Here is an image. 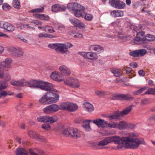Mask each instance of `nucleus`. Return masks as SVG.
I'll list each match as a JSON object with an SVG mask.
<instances>
[{"mask_svg":"<svg viewBox=\"0 0 155 155\" xmlns=\"http://www.w3.org/2000/svg\"><path fill=\"white\" fill-rule=\"evenodd\" d=\"M127 136L121 137H118L116 141L118 144L117 148L120 149L124 147L126 148L135 149L138 148L139 145L141 144H144V140L142 138L136 137L138 135L133 133H128Z\"/></svg>","mask_w":155,"mask_h":155,"instance_id":"nucleus-1","label":"nucleus"},{"mask_svg":"<svg viewBox=\"0 0 155 155\" xmlns=\"http://www.w3.org/2000/svg\"><path fill=\"white\" fill-rule=\"evenodd\" d=\"M28 85L30 87L41 89L46 91L51 90L55 91L53 88V85L50 83L42 81L31 80L28 82Z\"/></svg>","mask_w":155,"mask_h":155,"instance_id":"nucleus-2","label":"nucleus"},{"mask_svg":"<svg viewBox=\"0 0 155 155\" xmlns=\"http://www.w3.org/2000/svg\"><path fill=\"white\" fill-rule=\"evenodd\" d=\"M62 133L64 135L73 138L78 139L81 136V132L76 128L68 127L66 129L64 130Z\"/></svg>","mask_w":155,"mask_h":155,"instance_id":"nucleus-3","label":"nucleus"},{"mask_svg":"<svg viewBox=\"0 0 155 155\" xmlns=\"http://www.w3.org/2000/svg\"><path fill=\"white\" fill-rule=\"evenodd\" d=\"M118 137L117 136H114L111 137H107L104 140L100 141L98 143H96V144L97 145V148L102 149V146L106 145L112 142H114V143H117L116 140Z\"/></svg>","mask_w":155,"mask_h":155,"instance_id":"nucleus-4","label":"nucleus"},{"mask_svg":"<svg viewBox=\"0 0 155 155\" xmlns=\"http://www.w3.org/2000/svg\"><path fill=\"white\" fill-rule=\"evenodd\" d=\"M53 88L55 91L48 90L49 91L46 92L48 104L56 103L59 100V95L55 93L57 91L54 89L53 87Z\"/></svg>","mask_w":155,"mask_h":155,"instance_id":"nucleus-5","label":"nucleus"},{"mask_svg":"<svg viewBox=\"0 0 155 155\" xmlns=\"http://www.w3.org/2000/svg\"><path fill=\"white\" fill-rule=\"evenodd\" d=\"M60 107L61 110H67L71 112L75 111L78 107L76 104L69 102L61 104Z\"/></svg>","mask_w":155,"mask_h":155,"instance_id":"nucleus-6","label":"nucleus"},{"mask_svg":"<svg viewBox=\"0 0 155 155\" xmlns=\"http://www.w3.org/2000/svg\"><path fill=\"white\" fill-rule=\"evenodd\" d=\"M37 119L39 122L48 123L49 124L53 123L58 120L57 118L55 116L48 117L46 116L38 117Z\"/></svg>","mask_w":155,"mask_h":155,"instance_id":"nucleus-7","label":"nucleus"},{"mask_svg":"<svg viewBox=\"0 0 155 155\" xmlns=\"http://www.w3.org/2000/svg\"><path fill=\"white\" fill-rule=\"evenodd\" d=\"M27 134L30 137L35 139L38 141L43 142L46 141V139L45 137L39 135L34 131L29 130L28 131Z\"/></svg>","mask_w":155,"mask_h":155,"instance_id":"nucleus-8","label":"nucleus"},{"mask_svg":"<svg viewBox=\"0 0 155 155\" xmlns=\"http://www.w3.org/2000/svg\"><path fill=\"white\" fill-rule=\"evenodd\" d=\"M60 104L59 106L56 104H52L45 107L43 109V112L46 114H49L57 111L60 108Z\"/></svg>","mask_w":155,"mask_h":155,"instance_id":"nucleus-9","label":"nucleus"},{"mask_svg":"<svg viewBox=\"0 0 155 155\" xmlns=\"http://www.w3.org/2000/svg\"><path fill=\"white\" fill-rule=\"evenodd\" d=\"M78 54L85 58L94 61L98 58V56L96 52L93 51L86 52H79Z\"/></svg>","mask_w":155,"mask_h":155,"instance_id":"nucleus-10","label":"nucleus"},{"mask_svg":"<svg viewBox=\"0 0 155 155\" xmlns=\"http://www.w3.org/2000/svg\"><path fill=\"white\" fill-rule=\"evenodd\" d=\"M8 51L11 54L16 57H19L23 56L24 54L22 49L19 48H15L11 47L8 48Z\"/></svg>","mask_w":155,"mask_h":155,"instance_id":"nucleus-11","label":"nucleus"},{"mask_svg":"<svg viewBox=\"0 0 155 155\" xmlns=\"http://www.w3.org/2000/svg\"><path fill=\"white\" fill-rule=\"evenodd\" d=\"M109 2L111 6L116 8L121 9L125 7V3L119 0H109Z\"/></svg>","mask_w":155,"mask_h":155,"instance_id":"nucleus-12","label":"nucleus"},{"mask_svg":"<svg viewBox=\"0 0 155 155\" xmlns=\"http://www.w3.org/2000/svg\"><path fill=\"white\" fill-rule=\"evenodd\" d=\"M64 44L61 43H56L49 44L48 47L53 49H54L57 52L64 53L66 51Z\"/></svg>","mask_w":155,"mask_h":155,"instance_id":"nucleus-13","label":"nucleus"},{"mask_svg":"<svg viewBox=\"0 0 155 155\" xmlns=\"http://www.w3.org/2000/svg\"><path fill=\"white\" fill-rule=\"evenodd\" d=\"M111 98L113 99H119L122 100H127L132 99L133 97L128 94H113V97Z\"/></svg>","mask_w":155,"mask_h":155,"instance_id":"nucleus-14","label":"nucleus"},{"mask_svg":"<svg viewBox=\"0 0 155 155\" xmlns=\"http://www.w3.org/2000/svg\"><path fill=\"white\" fill-rule=\"evenodd\" d=\"M64 83L73 88H78L80 86V84L77 79L68 78L64 81Z\"/></svg>","mask_w":155,"mask_h":155,"instance_id":"nucleus-15","label":"nucleus"},{"mask_svg":"<svg viewBox=\"0 0 155 155\" xmlns=\"http://www.w3.org/2000/svg\"><path fill=\"white\" fill-rule=\"evenodd\" d=\"M12 61L10 58H7L5 60L0 62V68H3L5 70H8L11 66Z\"/></svg>","mask_w":155,"mask_h":155,"instance_id":"nucleus-16","label":"nucleus"},{"mask_svg":"<svg viewBox=\"0 0 155 155\" xmlns=\"http://www.w3.org/2000/svg\"><path fill=\"white\" fill-rule=\"evenodd\" d=\"M68 8L70 10H73L75 11L81 10L84 11L85 8L79 4L77 3H68L67 6Z\"/></svg>","mask_w":155,"mask_h":155,"instance_id":"nucleus-17","label":"nucleus"},{"mask_svg":"<svg viewBox=\"0 0 155 155\" xmlns=\"http://www.w3.org/2000/svg\"><path fill=\"white\" fill-rule=\"evenodd\" d=\"M0 28L11 32L14 31L15 28V27L11 24L3 22L0 23Z\"/></svg>","mask_w":155,"mask_h":155,"instance_id":"nucleus-18","label":"nucleus"},{"mask_svg":"<svg viewBox=\"0 0 155 155\" xmlns=\"http://www.w3.org/2000/svg\"><path fill=\"white\" fill-rule=\"evenodd\" d=\"M89 49L90 51L96 52L97 54L100 53L104 51V48L101 46L97 45H90L89 47Z\"/></svg>","mask_w":155,"mask_h":155,"instance_id":"nucleus-19","label":"nucleus"},{"mask_svg":"<svg viewBox=\"0 0 155 155\" xmlns=\"http://www.w3.org/2000/svg\"><path fill=\"white\" fill-rule=\"evenodd\" d=\"M50 77L52 79L59 82L63 80L62 75L59 74L57 72L54 71L51 73Z\"/></svg>","mask_w":155,"mask_h":155,"instance_id":"nucleus-20","label":"nucleus"},{"mask_svg":"<svg viewBox=\"0 0 155 155\" xmlns=\"http://www.w3.org/2000/svg\"><path fill=\"white\" fill-rule=\"evenodd\" d=\"M93 122L99 127H104L107 124V121L101 119L94 120Z\"/></svg>","mask_w":155,"mask_h":155,"instance_id":"nucleus-21","label":"nucleus"},{"mask_svg":"<svg viewBox=\"0 0 155 155\" xmlns=\"http://www.w3.org/2000/svg\"><path fill=\"white\" fill-rule=\"evenodd\" d=\"M59 70L61 73L64 75L67 76H69L71 74L70 69L66 66L62 65L59 67Z\"/></svg>","mask_w":155,"mask_h":155,"instance_id":"nucleus-22","label":"nucleus"},{"mask_svg":"<svg viewBox=\"0 0 155 155\" xmlns=\"http://www.w3.org/2000/svg\"><path fill=\"white\" fill-rule=\"evenodd\" d=\"M144 34L145 33L143 31H141L139 32L134 38L133 40L134 41H140L145 40Z\"/></svg>","mask_w":155,"mask_h":155,"instance_id":"nucleus-23","label":"nucleus"},{"mask_svg":"<svg viewBox=\"0 0 155 155\" xmlns=\"http://www.w3.org/2000/svg\"><path fill=\"white\" fill-rule=\"evenodd\" d=\"M110 71L116 77H119L122 74V71L120 69L116 68H112L110 69Z\"/></svg>","mask_w":155,"mask_h":155,"instance_id":"nucleus-24","label":"nucleus"},{"mask_svg":"<svg viewBox=\"0 0 155 155\" xmlns=\"http://www.w3.org/2000/svg\"><path fill=\"white\" fill-rule=\"evenodd\" d=\"M123 12L120 10H114L111 12V15L114 17H121L124 15Z\"/></svg>","mask_w":155,"mask_h":155,"instance_id":"nucleus-25","label":"nucleus"},{"mask_svg":"<svg viewBox=\"0 0 155 155\" xmlns=\"http://www.w3.org/2000/svg\"><path fill=\"white\" fill-rule=\"evenodd\" d=\"M83 106L85 110L89 112H92L94 110L93 106L89 103L85 102L83 104Z\"/></svg>","mask_w":155,"mask_h":155,"instance_id":"nucleus-26","label":"nucleus"},{"mask_svg":"<svg viewBox=\"0 0 155 155\" xmlns=\"http://www.w3.org/2000/svg\"><path fill=\"white\" fill-rule=\"evenodd\" d=\"M127 122L125 121H121L117 123V129L119 130H123L127 129Z\"/></svg>","mask_w":155,"mask_h":155,"instance_id":"nucleus-27","label":"nucleus"},{"mask_svg":"<svg viewBox=\"0 0 155 155\" xmlns=\"http://www.w3.org/2000/svg\"><path fill=\"white\" fill-rule=\"evenodd\" d=\"M46 93H45L43 96L39 99V102L40 104H48Z\"/></svg>","mask_w":155,"mask_h":155,"instance_id":"nucleus-28","label":"nucleus"},{"mask_svg":"<svg viewBox=\"0 0 155 155\" xmlns=\"http://www.w3.org/2000/svg\"><path fill=\"white\" fill-rule=\"evenodd\" d=\"M38 37L39 38H53L55 37L53 35L45 33H41L38 34Z\"/></svg>","mask_w":155,"mask_h":155,"instance_id":"nucleus-29","label":"nucleus"},{"mask_svg":"<svg viewBox=\"0 0 155 155\" xmlns=\"http://www.w3.org/2000/svg\"><path fill=\"white\" fill-rule=\"evenodd\" d=\"M28 152L23 148L17 149L16 154V155H28Z\"/></svg>","mask_w":155,"mask_h":155,"instance_id":"nucleus-30","label":"nucleus"},{"mask_svg":"<svg viewBox=\"0 0 155 155\" xmlns=\"http://www.w3.org/2000/svg\"><path fill=\"white\" fill-rule=\"evenodd\" d=\"M133 105H130L127 107L125 109L123 110L122 112H120L121 116L126 115L128 114L132 109L133 107Z\"/></svg>","mask_w":155,"mask_h":155,"instance_id":"nucleus-31","label":"nucleus"},{"mask_svg":"<svg viewBox=\"0 0 155 155\" xmlns=\"http://www.w3.org/2000/svg\"><path fill=\"white\" fill-rule=\"evenodd\" d=\"M34 16L35 17L38 18L40 19L46 21L48 20L49 19V17L47 15H41V14H34Z\"/></svg>","mask_w":155,"mask_h":155,"instance_id":"nucleus-32","label":"nucleus"},{"mask_svg":"<svg viewBox=\"0 0 155 155\" xmlns=\"http://www.w3.org/2000/svg\"><path fill=\"white\" fill-rule=\"evenodd\" d=\"M28 82L24 79L18 81V86L24 87L28 85Z\"/></svg>","mask_w":155,"mask_h":155,"instance_id":"nucleus-33","label":"nucleus"},{"mask_svg":"<svg viewBox=\"0 0 155 155\" xmlns=\"http://www.w3.org/2000/svg\"><path fill=\"white\" fill-rule=\"evenodd\" d=\"M13 94V92L10 91L7 92L5 91H0V98L5 97L7 95H12Z\"/></svg>","mask_w":155,"mask_h":155,"instance_id":"nucleus-34","label":"nucleus"},{"mask_svg":"<svg viewBox=\"0 0 155 155\" xmlns=\"http://www.w3.org/2000/svg\"><path fill=\"white\" fill-rule=\"evenodd\" d=\"M74 122L76 123L80 124L84 122H92L91 120H84L83 118L82 117H78L75 119Z\"/></svg>","mask_w":155,"mask_h":155,"instance_id":"nucleus-35","label":"nucleus"},{"mask_svg":"<svg viewBox=\"0 0 155 155\" xmlns=\"http://www.w3.org/2000/svg\"><path fill=\"white\" fill-rule=\"evenodd\" d=\"M95 94L99 97L104 96L106 94V92L104 91L101 90H96L95 91Z\"/></svg>","mask_w":155,"mask_h":155,"instance_id":"nucleus-36","label":"nucleus"},{"mask_svg":"<svg viewBox=\"0 0 155 155\" xmlns=\"http://www.w3.org/2000/svg\"><path fill=\"white\" fill-rule=\"evenodd\" d=\"M89 122H84L82 125V126L84 128L86 131H90L91 130V128Z\"/></svg>","mask_w":155,"mask_h":155,"instance_id":"nucleus-37","label":"nucleus"},{"mask_svg":"<svg viewBox=\"0 0 155 155\" xmlns=\"http://www.w3.org/2000/svg\"><path fill=\"white\" fill-rule=\"evenodd\" d=\"M13 7L17 9H20L21 7L19 0H13Z\"/></svg>","mask_w":155,"mask_h":155,"instance_id":"nucleus-38","label":"nucleus"},{"mask_svg":"<svg viewBox=\"0 0 155 155\" xmlns=\"http://www.w3.org/2000/svg\"><path fill=\"white\" fill-rule=\"evenodd\" d=\"M120 116H121V115L120 114V112H119L117 114H115L109 116V118L110 120L115 119H119L120 118Z\"/></svg>","mask_w":155,"mask_h":155,"instance_id":"nucleus-39","label":"nucleus"},{"mask_svg":"<svg viewBox=\"0 0 155 155\" xmlns=\"http://www.w3.org/2000/svg\"><path fill=\"white\" fill-rule=\"evenodd\" d=\"M44 31L46 32H48L50 33L54 32V30L53 28L51 26H47L44 27Z\"/></svg>","mask_w":155,"mask_h":155,"instance_id":"nucleus-40","label":"nucleus"},{"mask_svg":"<svg viewBox=\"0 0 155 155\" xmlns=\"http://www.w3.org/2000/svg\"><path fill=\"white\" fill-rule=\"evenodd\" d=\"M145 40L149 41H153L155 40V36L148 34L145 37Z\"/></svg>","mask_w":155,"mask_h":155,"instance_id":"nucleus-41","label":"nucleus"},{"mask_svg":"<svg viewBox=\"0 0 155 155\" xmlns=\"http://www.w3.org/2000/svg\"><path fill=\"white\" fill-rule=\"evenodd\" d=\"M8 86V84L6 82L0 81V91L5 89Z\"/></svg>","mask_w":155,"mask_h":155,"instance_id":"nucleus-42","label":"nucleus"},{"mask_svg":"<svg viewBox=\"0 0 155 155\" xmlns=\"http://www.w3.org/2000/svg\"><path fill=\"white\" fill-rule=\"evenodd\" d=\"M69 20L71 23L75 26H76L77 24L78 23L79 21V20L74 18H70Z\"/></svg>","mask_w":155,"mask_h":155,"instance_id":"nucleus-43","label":"nucleus"},{"mask_svg":"<svg viewBox=\"0 0 155 155\" xmlns=\"http://www.w3.org/2000/svg\"><path fill=\"white\" fill-rule=\"evenodd\" d=\"M84 11H82L81 10L76 11L74 13V15L78 17H83L84 15H82V12Z\"/></svg>","mask_w":155,"mask_h":155,"instance_id":"nucleus-44","label":"nucleus"},{"mask_svg":"<svg viewBox=\"0 0 155 155\" xmlns=\"http://www.w3.org/2000/svg\"><path fill=\"white\" fill-rule=\"evenodd\" d=\"M139 57L142 56L145 54L147 53V51L146 50L143 49H140L137 50Z\"/></svg>","mask_w":155,"mask_h":155,"instance_id":"nucleus-45","label":"nucleus"},{"mask_svg":"<svg viewBox=\"0 0 155 155\" xmlns=\"http://www.w3.org/2000/svg\"><path fill=\"white\" fill-rule=\"evenodd\" d=\"M107 126L108 127L112 128L117 129V123L113 122L111 123H107Z\"/></svg>","mask_w":155,"mask_h":155,"instance_id":"nucleus-46","label":"nucleus"},{"mask_svg":"<svg viewBox=\"0 0 155 155\" xmlns=\"http://www.w3.org/2000/svg\"><path fill=\"white\" fill-rule=\"evenodd\" d=\"M44 10V8L42 7L41 8H37L32 9L31 12L32 13L41 12L43 11Z\"/></svg>","mask_w":155,"mask_h":155,"instance_id":"nucleus-47","label":"nucleus"},{"mask_svg":"<svg viewBox=\"0 0 155 155\" xmlns=\"http://www.w3.org/2000/svg\"><path fill=\"white\" fill-rule=\"evenodd\" d=\"M144 94H153L155 95V88H151L146 91Z\"/></svg>","mask_w":155,"mask_h":155,"instance_id":"nucleus-48","label":"nucleus"},{"mask_svg":"<svg viewBox=\"0 0 155 155\" xmlns=\"http://www.w3.org/2000/svg\"><path fill=\"white\" fill-rule=\"evenodd\" d=\"M3 9L5 11H8L11 8V7L7 3H4L2 6Z\"/></svg>","mask_w":155,"mask_h":155,"instance_id":"nucleus-49","label":"nucleus"},{"mask_svg":"<svg viewBox=\"0 0 155 155\" xmlns=\"http://www.w3.org/2000/svg\"><path fill=\"white\" fill-rule=\"evenodd\" d=\"M129 54L130 55L134 57H139L137 50L133 51L130 52Z\"/></svg>","mask_w":155,"mask_h":155,"instance_id":"nucleus-50","label":"nucleus"},{"mask_svg":"<svg viewBox=\"0 0 155 155\" xmlns=\"http://www.w3.org/2000/svg\"><path fill=\"white\" fill-rule=\"evenodd\" d=\"M84 18L86 20L90 21L92 19L93 16L91 14H87L85 15Z\"/></svg>","mask_w":155,"mask_h":155,"instance_id":"nucleus-51","label":"nucleus"},{"mask_svg":"<svg viewBox=\"0 0 155 155\" xmlns=\"http://www.w3.org/2000/svg\"><path fill=\"white\" fill-rule=\"evenodd\" d=\"M72 34L74 35V37L75 38H81L83 37L82 34L81 33L72 32L71 34L73 35H72Z\"/></svg>","mask_w":155,"mask_h":155,"instance_id":"nucleus-52","label":"nucleus"},{"mask_svg":"<svg viewBox=\"0 0 155 155\" xmlns=\"http://www.w3.org/2000/svg\"><path fill=\"white\" fill-rule=\"evenodd\" d=\"M58 4H55L52 6L51 11L53 12H58Z\"/></svg>","mask_w":155,"mask_h":155,"instance_id":"nucleus-53","label":"nucleus"},{"mask_svg":"<svg viewBox=\"0 0 155 155\" xmlns=\"http://www.w3.org/2000/svg\"><path fill=\"white\" fill-rule=\"evenodd\" d=\"M136 127V125L132 124L127 123V129H134Z\"/></svg>","mask_w":155,"mask_h":155,"instance_id":"nucleus-54","label":"nucleus"},{"mask_svg":"<svg viewBox=\"0 0 155 155\" xmlns=\"http://www.w3.org/2000/svg\"><path fill=\"white\" fill-rule=\"evenodd\" d=\"M64 47L66 52L67 51L68 48H70L73 46V45L69 43L66 44H64Z\"/></svg>","mask_w":155,"mask_h":155,"instance_id":"nucleus-55","label":"nucleus"},{"mask_svg":"<svg viewBox=\"0 0 155 155\" xmlns=\"http://www.w3.org/2000/svg\"><path fill=\"white\" fill-rule=\"evenodd\" d=\"M43 129L45 130H49L50 128V126L49 125L46 124H44L42 126Z\"/></svg>","mask_w":155,"mask_h":155,"instance_id":"nucleus-56","label":"nucleus"},{"mask_svg":"<svg viewBox=\"0 0 155 155\" xmlns=\"http://www.w3.org/2000/svg\"><path fill=\"white\" fill-rule=\"evenodd\" d=\"M58 11L62 12L64 11L66 9V7L63 5H59Z\"/></svg>","mask_w":155,"mask_h":155,"instance_id":"nucleus-57","label":"nucleus"},{"mask_svg":"<svg viewBox=\"0 0 155 155\" xmlns=\"http://www.w3.org/2000/svg\"><path fill=\"white\" fill-rule=\"evenodd\" d=\"M141 103L143 105L147 104L149 103V101L147 99H143L141 100Z\"/></svg>","mask_w":155,"mask_h":155,"instance_id":"nucleus-58","label":"nucleus"},{"mask_svg":"<svg viewBox=\"0 0 155 155\" xmlns=\"http://www.w3.org/2000/svg\"><path fill=\"white\" fill-rule=\"evenodd\" d=\"M85 25L83 23L79 21L78 23L76 26V27H78L80 28H84L85 27Z\"/></svg>","mask_w":155,"mask_h":155,"instance_id":"nucleus-59","label":"nucleus"},{"mask_svg":"<svg viewBox=\"0 0 155 155\" xmlns=\"http://www.w3.org/2000/svg\"><path fill=\"white\" fill-rule=\"evenodd\" d=\"M31 24L34 25H41V23L37 20H35L31 22Z\"/></svg>","mask_w":155,"mask_h":155,"instance_id":"nucleus-60","label":"nucleus"},{"mask_svg":"<svg viewBox=\"0 0 155 155\" xmlns=\"http://www.w3.org/2000/svg\"><path fill=\"white\" fill-rule=\"evenodd\" d=\"M129 65L130 66L134 68H135L137 67V64L135 62H133L130 63Z\"/></svg>","mask_w":155,"mask_h":155,"instance_id":"nucleus-61","label":"nucleus"},{"mask_svg":"<svg viewBox=\"0 0 155 155\" xmlns=\"http://www.w3.org/2000/svg\"><path fill=\"white\" fill-rule=\"evenodd\" d=\"M20 25L21 26V28H25V27H26L28 28H32V29H33L34 30L35 29V28H32V27L30 26L28 24H26L25 25L24 24H21Z\"/></svg>","mask_w":155,"mask_h":155,"instance_id":"nucleus-62","label":"nucleus"},{"mask_svg":"<svg viewBox=\"0 0 155 155\" xmlns=\"http://www.w3.org/2000/svg\"><path fill=\"white\" fill-rule=\"evenodd\" d=\"M119 24V21H117L111 24L110 26H114V27L118 26Z\"/></svg>","mask_w":155,"mask_h":155,"instance_id":"nucleus-63","label":"nucleus"},{"mask_svg":"<svg viewBox=\"0 0 155 155\" xmlns=\"http://www.w3.org/2000/svg\"><path fill=\"white\" fill-rule=\"evenodd\" d=\"M130 29L132 30H133L135 31H137L139 30V28L134 25H130Z\"/></svg>","mask_w":155,"mask_h":155,"instance_id":"nucleus-64","label":"nucleus"}]
</instances>
